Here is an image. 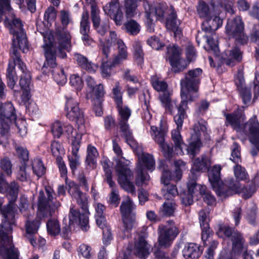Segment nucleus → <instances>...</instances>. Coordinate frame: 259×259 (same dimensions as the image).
Listing matches in <instances>:
<instances>
[{"label": "nucleus", "instance_id": "13", "mask_svg": "<svg viewBox=\"0 0 259 259\" xmlns=\"http://www.w3.org/2000/svg\"><path fill=\"white\" fill-rule=\"evenodd\" d=\"M179 233L177 226L171 220L167 221L165 225L159 226L158 238L159 246L164 248L169 247Z\"/></svg>", "mask_w": 259, "mask_h": 259}, {"label": "nucleus", "instance_id": "8", "mask_svg": "<svg viewBox=\"0 0 259 259\" xmlns=\"http://www.w3.org/2000/svg\"><path fill=\"white\" fill-rule=\"evenodd\" d=\"M181 95L182 101L181 104L178 107V113L174 117L175 123L177 125L176 130H174L171 132L172 139L176 144V146L179 147V149L176 150V153L177 154H183V149L185 146L182 140V137L180 135V130L181 129L184 119L186 117L185 110L187 108V104L188 102H191L189 100V97L184 95Z\"/></svg>", "mask_w": 259, "mask_h": 259}, {"label": "nucleus", "instance_id": "45", "mask_svg": "<svg viewBox=\"0 0 259 259\" xmlns=\"http://www.w3.org/2000/svg\"><path fill=\"white\" fill-rule=\"evenodd\" d=\"M32 167L34 174L38 177H41L45 172V167L42 161L39 158H35L32 162Z\"/></svg>", "mask_w": 259, "mask_h": 259}, {"label": "nucleus", "instance_id": "49", "mask_svg": "<svg viewBox=\"0 0 259 259\" xmlns=\"http://www.w3.org/2000/svg\"><path fill=\"white\" fill-rule=\"evenodd\" d=\"M134 57L138 64H141L143 61V53L141 45L140 42H136L134 45Z\"/></svg>", "mask_w": 259, "mask_h": 259}, {"label": "nucleus", "instance_id": "11", "mask_svg": "<svg viewBox=\"0 0 259 259\" xmlns=\"http://www.w3.org/2000/svg\"><path fill=\"white\" fill-rule=\"evenodd\" d=\"M66 98L65 109L67 116L70 120H75L77 125L78 135L81 137L86 133L83 113L80 109L77 101L71 97H66Z\"/></svg>", "mask_w": 259, "mask_h": 259}, {"label": "nucleus", "instance_id": "18", "mask_svg": "<svg viewBox=\"0 0 259 259\" xmlns=\"http://www.w3.org/2000/svg\"><path fill=\"white\" fill-rule=\"evenodd\" d=\"M0 230V256L2 259H18L19 252L13 244L12 236L4 237Z\"/></svg>", "mask_w": 259, "mask_h": 259}, {"label": "nucleus", "instance_id": "48", "mask_svg": "<svg viewBox=\"0 0 259 259\" xmlns=\"http://www.w3.org/2000/svg\"><path fill=\"white\" fill-rule=\"evenodd\" d=\"M107 45H112L117 44L118 48L123 49L125 45L123 41L117 36L116 32L114 31L110 32L109 38L107 39Z\"/></svg>", "mask_w": 259, "mask_h": 259}, {"label": "nucleus", "instance_id": "52", "mask_svg": "<svg viewBox=\"0 0 259 259\" xmlns=\"http://www.w3.org/2000/svg\"><path fill=\"white\" fill-rule=\"evenodd\" d=\"M234 173L236 178L239 181L248 179V176L245 169L240 165L237 164L234 167Z\"/></svg>", "mask_w": 259, "mask_h": 259}, {"label": "nucleus", "instance_id": "23", "mask_svg": "<svg viewBox=\"0 0 259 259\" xmlns=\"http://www.w3.org/2000/svg\"><path fill=\"white\" fill-rule=\"evenodd\" d=\"M66 185L68 186V192L74 199L77 203L86 210L88 207V199L86 195L80 191L78 186L72 181H68L67 178L65 179Z\"/></svg>", "mask_w": 259, "mask_h": 259}, {"label": "nucleus", "instance_id": "41", "mask_svg": "<svg viewBox=\"0 0 259 259\" xmlns=\"http://www.w3.org/2000/svg\"><path fill=\"white\" fill-rule=\"evenodd\" d=\"M47 231L49 234L56 236L60 232L61 227L59 221L56 219H51L47 224Z\"/></svg>", "mask_w": 259, "mask_h": 259}, {"label": "nucleus", "instance_id": "61", "mask_svg": "<svg viewBox=\"0 0 259 259\" xmlns=\"http://www.w3.org/2000/svg\"><path fill=\"white\" fill-rule=\"evenodd\" d=\"M231 160L235 163H239L241 161L240 153L238 145L236 143L233 144V148L231 154Z\"/></svg>", "mask_w": 259, "mask_h": 259}, {"label": "nucleus", "instance_id": "19", "mask_svg": "<svg viewBox=\"0 0 259 259\" xmlns=\"http://www.w3.org/2000/svg\"><path fill=\"white\" fill-rule=\"evenodd\" d=\"M144 7L147 17L146 23L148 29L150 32L154 31V27L152 17L154 15L158 17H162L164 13L168 10L166 4H158L154 7V9L151 8L150 4L146 2L144 3Z\"/></svg>", "mask_w": 259, "mask_h": 259}, {"label": "nucleus", "instance_id": "27", "mask_svg": "<svg viewBox=\"0 0 259 259\" xmlns=\"http://www.w3.org/2000/svg\"><path fill=\"white\" fill-rule=\"evenodd\" d=\"M222 58L226 65L233 66L241 60L242 54L239 48L235 47L226 51L223 54Z\"/></svg>", "mask_w": 259, "mask_h": 259}, {"label": "nucleus", "instance_id": "28", "mask_svg": "<svg viewBox=\"0 0 259 259\" xmlns=\"http://www.w3.org/2000/svg\"><path fill=\"white\" fill-rule=\"evenodd\" d=\"M16 62L22 72L19 81V84L21 89L22 91H30L31 76L30 73L27 70L25 65H24L21 59L17 58Z\"/></svg>", "mask_w": 259, "mask_h": 259}, {"label": "nucleus", "instance_id": "20", "mask_svg": "<svg viewBox=\"0 0 259 259\" xmlns=\"http://www.w3.org/2000/svg\"><path fill=\"white\" fill-rule=\"evenodd\" d=\"M45 217H39L38 211L35 218L29 217L25 224L26 235L25 236L30 243L35 247L37 245L36 234L40 225L41 220Z\"/></svg>", "mask_w": 259, "mask_h": 259}, {"label": "nucleus", "instance_id": "25", "mask_svg": "<svg viewBox=\"0 0 259 259\" xmlns=\"http://www.w3.org/2000/svg\"><path fill=\"white\" fill-rule=\"evenodd\" d=\"M81 139V136L79 135H77V137H74V140L72 142V155L68 156L69 165L73 172L76 169L80 163V157L79 155H78L77 152L79 148V143Z\"/></svg>", "mask_w": 259, "mask_h": 259}, {"label": "nucleus", "instance_id": "15", "mask_svg": "<svg viewBox=\"0 0 259 259\" xmlns=\"http://www.w3.org/2000/svg\"><path fill=\"white\" fill-rule=\"evenodd\" d=\"M231 240L233 243L231 254H229L226 249H223L220 252L219 259H237L240 255H245L247 253L246 245L240 234L234 233Z\"/></svg>", "mask_w": 259, "mask_h": 259}, {"label": "nucleus", "instance_id": "26", "mask_svg": "<svg viewBox=\"0 0 259 259\" xmlns=\"http://www.w3.org/2000/svg\"><path fill=\"white\" fill-rule=\"evenodd\" d=\"M150 245L144 236H139L135 241L134 253L141 259H145L150 254Z\"/></svg>", "mask_w": 259, "mask_h": 259}, {"label": "nucleus", "instance_id": "22", "mask_svg": "<svg viewBox=\"0 0 259 259\" xmlns=\"http://www.w3.org/2000/svg\"><path fill=\"white\" fill-rule=\"evenodd\" d=\"M128 161L124 157H120L116 160L115 169L118 176V182L121 187L126 191L130 190L128 180L129 168Z\"/></svg>", "mask_w": 259, "mask_h": 259}, {"label": "nucleus", "instance_id": "42", "mask_svg": "<svg viewBox=\"0 0 259 259\" xmlns=\"http://www.w3.org/2000/svg\"><path fill=\"white\" fill-rule=\"evenodd\" d=\"M51 150L53 156L56 157L57 161L62 160L61 156L65 153L62 145L57 141H54L51 145Z\"/></svg>", "mask_w": 259, "mask_h": 259}, {"label": "nucleus", "instance_id": "14", "mask_svg": "<svg viewBox=\"0 0 259 259\" xmlns=\"http://www.w3.org/2000/svg\"><path fill=\"white\" fill-rule=\"evenodd\" d=\"M226 31L238 44H244L248 40V37L244 32V24L240 17H236L228 22Z\"/></svg>", "mask_w": 259, "mask_h": 259}, {"label": "nucleus", "instance_id": "37", "mask_svg": "<svg viewBox=\"0 0 259 259\" xmlns=\"http://www.w3.org/2000/svg\"><path fill=\"white\" fill-rule=\"evenodd\" d=\"M159 99L166 110L170 114H172L176 108L178 109L176 102L171 101L169 93L159 95Z\"/></svg>", "mask_w": 259, "mask_h": 259}, {"label": "nucleus", "instance_id": "64", "mask_svg": "<svg viewBox=\"0 0 259 259\" xmlns=\"http://www.w3.org/2000/svg\"><path fill=\"white\" fill-rule=\"evenodd\" d=\"M54 78L58 84H64L67 81V77L63 70L60 73L53 72Z\"/></svg>", "mask_w": 259, "mask_h": 259}, {"label": "nucleus", "instance_id": "17", "mask_svg": "<svg viewBox=\"0 0 259 259\" xmlns=\"http://www.w3.org/2000/svg\"><path fill=\"white\" fill-rule=\"evenodd\" d=\"M194 133L190 138L189 145L187 148L188 153L194 155L199 151L201 146L200 140L205 137L206 135V128L204 123L197 122L194 126Z\"/></svg>", "mask_w": 259, "mask_h": 259}, {"label": "nucleus", "instance_id": "40", "mask_svg": "<svg viewBox=\"0 0 259 259\" xmlns=\"http://www.w3.org/2000/svg\"><path fill=\"white\" fill-rule=\"evenodd\" d=\"M151 82L153 87L157 92H161L160 95L169 93L167 90V84L166 82L160 79L156 76H153L151 78Z\"/></svg>", "mask_w": 259, "mask_h": 259}, {"label": "nucleus", "instance_id": "24", "mask_svg": "<svg viewBox=\"0 0 259 259\" xmlns=\"http://www.w3.org/2000/svg\"><path fill=\"white\" fill-rule=\"evenodd\" d=\"M19 48L23 53H26L29 50L28 44L26 36L24 32H21L19 34L14 36L12 42V49L11 52L15 55L14 61L20 58L17 54V49Z\"/></svg>", "mask_w": 259, "mask_h": 259}, {"label": "nucleus", "instance_id": "54", "mask_svg": "<svg viewBox=\"0 0 259 259\" xmlns=\"http://www.w3.org/2000/svg\"><path fill=\"white\" fill-rule=\"evenodd\" d=\"M104 11L107 15L112 18L119 11L118 6L116 3L111 2L104 7Z\"/></svg>", "mask_w": 259, "mask_h": 259}, {"label": "nucleus", "instance_id": "51", "mask_svg": "<svg viewBox=\"0 0 259 259\" xmlns=\"http://www.w3.org/2000/svg\"><path fill=\"white\" fill-rule=\"evenodd\" d=\"M167 200V201L163 203L161 211L166 215H171L176 209V204L172 201L170 200Z\"/></svg>", "mask_w": 259, "mask_h": 259}, {"label": "nucleus", "instance_id": "31", "mask_svg": "<svg viewBox=\"0 0 259 259\" xmlns=\"http://www.w3.org/2000/svg\"><path fill=\"white\" fill-rule=\"evenodd\" d=\"M220 11H214V12L210 16V19L208 21H204L202 23V29L205 31L209 30H215L218 29L223 23V20L219 16Z\"/></svg>", "mask_w": 259, "mask_h": 259}, {"label": "nucleus", "instance_id": "59", "mask_svg": "<svg viewBox=\"0 0 259 259\" xmlns=\"http://www.w3.org/2000/svg\"><path fill=\"white\" fill-rule=\"evenodd\" d=\"M0 166L1 168L5 171L7 175H10L11 174L12 164L8 158L5 157L1 160Z\"/></svg>", "mask_w": 259, "mask_h": 259}, {"label": "nucleus", "instance_id": "58", "mask_svg": "<svg viewBox=\"0 0 259 259\" xmlns=\"http://www.w3.org/2000/svg\"><path fill=\"white\" fill-rule=\"evenodd\" d=\"M70 83L77 90H80L83 87L82 80L77 74H73L70 76Z\"/></svg>", "mask_w": 259, "mask_h": 259}, {"label": "nucleus", "instance_id": "2", "mask_svg": "<svg viewBox=\"0 0 259 259\" xmlns=\"http://www.w3.org/2000/svg\"><path fill=\"white\" fill-rule=\"evenodd\" d=\"M19 192L18 184L13 181L9 184L6 180L4 175L0 174V193H7L10 197V204L3 210L4 219L0 225V230L3 232V236H11L12 226L15 223V210L16 206L14 202L16 200Z\"/></svg>", "mask_w": 259, "mask_h": 259}, {"label": "nucleus", "instance_id": "55", "mask_svg": "<svg viewBox=\"0 0 259 259\" xmlns=\"http://www.w3.org/2000/svg\"><path fill=\"white\" fill-rule=\"evenodd\" d=\"M171 12V16L167 19L166 25L173 29L175 34H179L181 33V30L178 29V26L179 23L178 22L176 19V16L175 13L173 12L172 10Z\"/></svg>", "mask_w": 259, "mask_h": 259}, {"label": "nucleus", "instance_id": "60", "mask_svg": "<svg viewBox=\"0 0 259 259\" xmlns=\"http://www.w3.org/2000/svg\"><path fill=\"white\" fill-rule=\"evenodd\" d=\"M126 48L125 46V45L124 46V48L123 49L118 48L119 54H118V56H117L115 57V58L113 62V64L114 65L120 63L123 60L126 59V58L127 57V53L126 51Z\"/></svg>", "mask_w": 259, "mask_h": 259}, {"label": "nucleus", "instance_id": "44", "mask_svg": "<svg viewBox=\"0 0 259 259\" xmlns=\"http://www.w3.org/2000/svg\"><path fill=\"white\" fill-rule=\"evenodd\" d=\"M204 38L207 42L208 51L213 54L216 59L219 57V49L218 48V41L213 38H208L207 36H204Z\"/></svg>", "mask_w": 259, "mask_h": 259}, {"label": "nucleus", "instance_id": "34", "mask_svg": "<svg viewBox=\"0 0 259 259\" xmlns=\"http://www.w3.org/2000/svg\"><path fill=\"white\" fill-rule=\"evenodd\" d=\"M120 213L122 216V220L124 227V232L128 235L130 223V200L127 199L125 201L122 202L120 205Z\"/></svg>", "mask_w": 259, "mask_h": 259}, {"label": "nucleus", "instance_id": "12", "mask_svg": "<svg viewBox=\"0 0 259 259\" xmlns=\"http://www.w3.org/2000/svg\"><path fill=\"white\" fill-rule=\"evenodd\" d=\"M15 109L11 103L0 104V133L2 137L8 138L11 134L12 120L15 119Z\"/></svg>", "mask_w": 259, "mask_h": 259}, {"label": "nucleus", "instance_id": "4", "mask_svg": "<svg viewBox=\"0 0 259 259\" xmlns=\"http://www.w3.org/2000/svg\"><path fill=\"white\" fill-rule=\"evenodd\" d=\"M131 146L138 157V163L136 168V184L139 186L147 185L150 180L149 175L145 169L152 171L155 169V161L153 155L144 152L142 147L134 140L131 138Z\"/></svg>", "mask_w": 259, "mask_h": 259}, {"label": "nucleus", "instance_id": "38", "mask_svg": "<svg viewBox=\"0 0 259 259\" xmlns=\"http://www.w3.org/2000/svg\"><path fill=\"white\" fill-rule=\"evenodd\" d=\"M211 164L210 160L205 156L197 158L193 161V170H204L208 168Z\"/></svg>", "mask_w": 259, "mask_h": 259}, {"label": "nucleus", "instance_id": "46", "mask_svg": "<svg viewBox=\"0 0 259 259\" xmlns=\"http://www.w3.org/2000/svg\"><path fill=\"white\" fill-rule=\"evenodd\" d=\"M91 14L93 26L95 28H97L100 25L101 18L100 16V10L96 5H92Z\"/></svg>", "mask_w": 259, "mask_h": 259}, {"label": "nucleus", "instance_id": "47", "mask_svg": "<svg viewBox=\"0 0 259 259\" xmlns=\"http://www.w3.org/2000/svg\"><path fill=\"white\" fill-rule=\"evenodd\" d=\"M199 192L202 196L203 199L208 205H213L215 203L214 197L206 190V187L204 186H199Z\"/></svg>", "mask_w": 259, "mask_h": 259}, {"label": "nucleus", "instance_id": "21", "mask_svg": "<svg viewBox=\"0 0 259 259\" xmlns=\"http://www.w3.org/2000/svg\"><path fill=\"white\" fill-rule=\"evenodd\" d=\"M181 50L176 46L167 47V58L172 66V70L178 72L184 69L186 66L184 60L180 58Z\"/></svg>", "mask_w": 259, "mask_h": 259}, {"label": "nucleus", "instance_id": "6", "mask_svg": "<svg viewBox=\"0 0 259 259\" xmlns=\"http://www.w3.org/2000/svg\"><path fill=\"white\" fill-rule=\"evenodd\" d=\"M175 172L172 176L168 170H164L162 172L161 178V183L163 184L162 189V194L164 198L167 200H170L178 194L177 189L176 186L169 184L168 182L173 179L176 181L179 180L182 176V172L185 168V163L181 160L175 161Z\"/></svg>", "mask_w": 259, "mask_h": 259}, {"label": "nucleus", "instance_id": "33", "mask_svg": "<svg viewBox=\"0 0 259 259\" xmlns=\"http://www.w3.org/2000/svg\"><path fill=\"white\" fill-rule=\"evenodd\" d=\"M183 255L186 259H195L198 258L201 252L199 246L193 243H187L182 250Z\"/></svg>", "mask_w": 259, "mask_h": 259}, {"label": "nucleus", "instance_id": "53", "mask_svg": "<svg viewBox=\"0 0 259 259\" xmlns=\"http://www.w3.org/2000/svg\"><path fill=\"white\" fill-rule=\"evenodd\" d=\"M13 121L15 122V125L17 127L18 133L21 136H24L27 133L26 122L22 119H16L12 120V124L11 128L13 125Z\"/></svg>", "mask_w": 259, "mask_h": 259}, {"label": "nucleus", "instance_id": "7", "mask_svg": "<svg viewBox=\"0 0 259 259\" xmlns=\"http://www.w3.org/2000/svg\"><path fill=\"white\" fill-rule=\"evenodd\" d=\"M47 198L46 197L44 192H39L38 199V216L39 217H47L52 215L57 211L61 205L59 201H53L55 195L54 191L51 187H46L45 189Z\"/></svg>", "mask_w": 259, "mask_h": 259}, {"label": "nucleus", "instance_id": "5", "mask_svg": "<svg viewBox=\"0 0 259 259\" xmlns=\"http://www.w3.org/2000/svg\"><path fill=\"white\" fill-rule=\"evenodd\" d=\"M226 122L230 124L237 132H243L249 135L251 143L259 150V123L255 116L252 117L249 121L244 125V116L241 113L225 114Z\"/></svg>", "mask_w": 259, "mask_h": 259}, {"label": "nucleus", "instance_id": "62", "mask_svg": "<svg viewBox=\"0 0 259 259\" xmlns=\"http://www.w3.org/2000/svg\"><path fill=\"white\" fill-rule=\"evenodd\" d=\"M140 2V0H131V17L136 15L140 16V12L138 9V6Z\"/></svg>", "mask_w": 259, "mask_h": 259}, {"label": "nucleus", "instance_id": "16", "mask_svg": "<svg viewBox=\"0 0 259 259\" xmlns=\"http://www.w3.org/2000/svg\"><path fill=\"white\" fill-rule=\"evenodd\" d=\"M151 129L152 136L153 137L154 141L159 145L164 156L166 158L170 159L174 155H177L176 153V150H179V147H177L175 146V150L174 151L170 145L164 142V136L166 132L164 127H160L158 130L157 127L151 126Z\"/></svg>", "mask_w": 259, "mask_h": 259}, {"label": "nucleus", "instance_id": "3", "mask_svg": "<svg viewBox=\"0 0 259 259\" xmlns=\"http://www.w3.org/2000/svg\"><path fill=\"white\" fill-rule=\"evenodd\" d=\"M221 170V167L220 165L213 166L209 172L208 179L217 194L222 199L235 193H241L245 198H248L255 191V186L253 184L249 186L248 188L242 187L238 183L231 185L229 188L224 185H219Z\"/></svg>", "mask_w": 259, "mask_h": 259}, {"label": "nucleus", "instance_id": "39", "mask_svg": "<svg viewBox=\"0 0 259 259\" xmlns=\"http://www.w3.org/2000/svg\"><path fill=\"white\" fill-rule=\"evenodd\" d=\"M197 13L200 18L204 19V21L209 20L210 16L215 10L214 8L210 10L207 5L204 2H200L197 7Z\"/></svg>", "mask_w": 259, "mask_h": 259}, {"label": "nucleus", "instance_id": "56", "mask_svg": "<svg viewBox=\"0 0 259 259\" xmlns=\"http://www.w3.org/2000/svg\"><path fill=\"white\" fill-rule=\"evenodd\" d=\"M98 155L96 149L93 146H89L87 149L86 160L89 164H94Z\"/></svg>", "mask_w": 259, "mask_h": 259}, {"label": "nucleus", "instance_id": "63", "mask_svg": "<svg viewBox=\"0 0 259 259\" xmlns=\"http://www.w3.org/2000/svg\"><path fill=\"white\" fill-rule=\"evenodd\" d=\"M79 255H81L83 257L89 258L91 256V248L88 245L82 244L80 245L78 250Z\"/></svg>", "mask_w": 259, "mask_h": 259}, {"label": "nucleus", "instance_id": "32", "mask_svg": "<svg viewBox=\"0 0 259 259\" xmlns=\"http://www.w3.org/2000/svg\"><path fill=\"white\" fill-rule=\"evenodd\" d=\"M124 9L125 12V16H123L122 13L118 12L112 18L114 19L116 24L121 25L123 24L125 30L127 32H130V20L128 19L130 4L128 0H125Z\"/></svg>", "mask_w": 259, "mask_h": 259}, {"label": "nucleus", "instance_id": "35", "mask_svg": "<svg viewBox=\"0 0 259 259\" xmlns=\"http://www.w3.org/2000/svg\"><path fill=\"white\" fill-rule=\"evenodd\" d=\"M105 94V91L103 85L101 83H98L93 89L87 90V96L90 98L93 102L102 100Z\"/></svg>", "mask_w": 259, "mask_h": 259}, {"label": "nucleus", "instance_id": "57", "mask_svg": "<svg viewBox=\"0 0 259 259\" xmlns=\"http://www.w3.org/2000/svg\"><path fill=\"white\" fill-rule=\"evenodd\" d=\"M209 212L203 210L200 211L199 213L200 225L202 228L208 229Z\"/></svg>", "mask_w": 259, "mask_h": 259}, {"label": "nucleus", "instance_id": "9", "mask_svg": "<svg viewBox=\"0 0 259 259\" xmlns=\"http://www.w3.org/2000/svg\"><path fill=\"white\" fill-rule=\"evenodd\" d=\"M201 73L202 70L200 68L190 70L181 81V95L188 97L190 101H193L198 97L199 77Z\"/></svg>", "mask_w": 259, "mask_h": 259}, {"label": "nucleus", "instance_id": "1", "mask_svg": "<svg viewBox=\"0 0 259 259\" xmlns=\"http://www.w3.org/2000/svg\"><path fill=\"white\" fill-rule=\"evenodd\" d=\"M58 41H54L52 33H47L44 36L45 54L46 60L43 68H53L56 66V56L58 55L61 58L66 57L65 51H69L71 48V36L68 32L64 31L59 34Z\"/></svg>", "mask_w": 259, "mask_h": 259}, {"label": "nucleus", "instance_id": "10", "mask_svg": "<svg viewBox=\"0 0 259 259\" xmlns=\"http://www.w3.org/2000/svg\"><path fill=\"white\" fill-rule=\"evenodd\" d=\"M113 98L116 103L117 107L120 115L119 125L120 130L128 142V135L129 134L128 120L130 117V109L127 106H123L122 105V97L120 89L116 85L112 90Z\"/></svg>", "mask_w": 259, "mask_h": 259}, {"label": "nucleus", "instance_id": "29", "mask_svg": "<svg viewBox=\"0 0 259 259\" xmlns=\"http://www.w3.org/2000/svg\"><path fill=\"white\" fill-rule=\"evenodd\" d=\"M69 219L70 222L72 223L78 221L79 224L83 231H86L89 229V218L86 214H80L73 207H71Z\"/></svg>", "mask_w": 259, "mask_h": 259}, {"label": "nucleus", "instance_id": "43", "mask_svg": "<svg viewBox=\"0 0 259 259\" xmlns=\"http://www.w3.org/2000/svg\"><path fill=\"white\" fill-rule=\"evenodd\" d=\"M90 23L89 21V13L87 10L83 12L80 21V33H89Z\"/></svg>", "mask_w": 259, "mask_h": 259}, {"label": "nucleus", "instance_id": "50", "mask_svg": "<svg viewBox=\"0 0 259 259\" xmlns=\"http://www.w3.org/2000/svg\"><path fill=\"white\" fill-rule=\"evenodd\" d=\"M236 232L233 231L230 228L225 225H220L217 232V234L219 237L225 238L230 237L233 238V236Z\"/></svg>", "mask_w": 259, "mask_h": 259}, {"label": "nucleus", "instance_id": "30", "mask_svg": "<svg viewBox=\"0 0 259 259\" xmlns=\"http://www.w3.org/2000/svg\"><path fill=\"white\" fill-rule=\"evenodd\" d=\"M64 128L68 135H70L73 138L72 141L74 140V137H77L78 135L77 132L75 135V132L74 131L73 127L70 125H67ZM63 124L59 122L56 121L52 125V132L55 138H60L62 135L64 131Z\"/></svg>", "mask_w": 259, "mask_h": 259}, {"label": "nucleus", "instance_id": "36", "mask_svg": "<svg viewBox=\"0 0 259 259\" xmlns=\"http://www.w3.org/2000/svg\"><path fill=\"white\" fill-rule=\"evenodd\" d=\"M16 61H14V62L9 63L8 68L7 69V84L8 86L11 89H13L16 82L17 80V77L16 75L15 72V66H18V64L16 63Z\"/></svg>", "mask_w": 259, "mask_h": 259}]
</instances>
